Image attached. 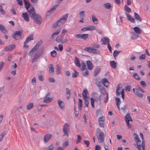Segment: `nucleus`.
<instances>
[{"instance_id": "obj_27", "label": "nucleus", "mask_w": 150, "mask_h": 150, "mask_svg": "<svg viewBox=\"0 0 150 150\" xmlns=\"http://www.w3.org/2000/svg\"><path fill=\"white\" fill-rule=\"evenodd\" d=\"M43 52V50L39 51L38 52H37V53L36 52L34 56H36V57L37 58V59H38V58H39V57H40L42 55Z\"/></svg>"}, {"instance_id": "obj_44", "label": "nucleus", "mask_w": 150, "mask_h": 150, "mask_svg": "<svg viewBox=\"0 0 150 150\" xmlns=\"http://www.w3.org/2000/svg\"><path fill=\"white\" fill-rule=\"evenodd\" d=\"M79 15L80 17L82 19H83L85 16L84 12L83 11H81L79 13Z\"/></svg>"}, {"instance_id": "obj_47", "label": "nucleus", "mask_w": 150, "mask_h": 150, "mask_svg": "<svg viewBox=\"0 0 150 150\" xmlns=\"http://www.w3.org/2000/svg\"><path fill=\"white\" fill-rule=\"evenodd\" d=\"M133 76L134 78V79H136L138 80H140V79L137 73H134L133 74Z\"/></svg>"}, {"instance_id": "obj_50", "label": "nucleus", "mask_w": 150, "mask_h": 150, "mask_svg": "<svg viewBox=\"0 0 150 150\" xmlns=\"http://www.w3.org/2000/svg\"><path fill=\"white\" fill-rule=\"evenodd\" d=\"M92 18L93 22L95 24H97V23L98 21L96 17L94 16H92Z\"/></svg>"}, {"instance_id": "obj_52", "label": "nucleus", "mask_w": 150, "mask_h": 150, "mask_svg": "<svg viewBox=\"0 0 150 150\" xmlns=\"http://www.w3.org/2000/svg\"><path fill=\"white\" fill-rule=\"evenodd\" d=\"M66 94L67 95V98H69L70 96V90L68 88H67L66 89Z\"/></svg>"}, {"instance_id": "obj_14", "label": "nucleus", "mask_w": 150, "mask_h": 150, "mask_svg": "<svg viewBox=\"0 0 150 150\" xmlns=\"http://www.w3.org/2000/svg\"><path fill=\"white\" fill-rule=\"evenodd\" d=\"M68 126V124L66 123L63 126V131L64 135H66L67 137H68V132L69 130Z\"/></svg>"}, {"instance_id": "obj_30", "label": "nucleus", "mask_w": 150, "mask_h": 150, "mask_svg": "<svg viewBox=\"0 0 150 150\" xmlns=\"http://www.w3.org/2000/svg\"><path fill=\"white\" fill-rule=\"evenodd\" d=\"M75 64L78 67L80 68L81 67V64L79 59L77 57H75Z\"/></svg>"}, {"instance_id": "obj_38", "label": "nucleus", "mask_w": 150, "mask_h": 150, "mask_svg": "<svg viewBox=\"0 0 150 150\" xmlns=\"http://www.w3.org/2000/svg\"><path fill=\"white\" fill-rule=\"evenodd\" d=\"M82 105V101L80 98L79 99L78 103V108L79 110H81Z\"/></svg>"}, {"instance_id": "obj_43", "label": "nucleus", "mask_w": 150, "mask_h": 150, "mask_svg": "<svg viewBox=\"0 0 150 150\" xmlns=\"http://www.w3.org/2000/svg\"><path fill=\"white\" fill-rule=\"evenodd\" d=\"M134 30L136 33L139 34L141 33V31L140 29L137 27L134 28Z\"/></svg>"}, {"instance_id": "obj_46", "label": "nucleus", "mask_w": 150, "mask_h": 150, "mask_svg": "<svg viewBox=\"0 0 150 150\" xmlns=\"http://www.w3.org/2000/svg\"><path fill=\"white\" fill-rule=\"evenodd\" d=\"M94 54H99L100 53V51L98 50L93 48L92 50V52Z\"/></svg>"}, {"instance_id": "obj_58", "label": "nucleus", "mask_w": 150, "mask_h": 150, "mask_svg": "<svg viewBox=\"0 0 150 150\" xmlns=\"http://www.w3.org/2000/svg\"><path fill=\"white\" fill-rule=\"evenodd\" d=\"M0 12L3 15H5V11L2 8V5L0 6Z\"/></svg>"}, {"instance_id": "obj_55", "label": "nucleus", "mask_w": 150, "mask_h": 150, "mask_svg": "<svg viewBox=\"0 0 150 150\" xmlns=\"http://www.w3.org/2000/svg\"><path fill=\"white\" fill-rule=\"evenodd\" d=\"M120 52V51H118L116 50H115L114 51L113 53V56H114V57H116V56H117L118 55V54Z\"/></svg>"}, {"instance_id": "obj_23", "label": "nucleus", "mask_w": 150, "mask_h": 150, "mask_svg": "<svg viewBox=\"0 0 150 150\" xmlns=\"http://www.w3.org/2000/svg\"><path fill=\"white\" fill-rule=\"evenodd\" d=\"M33 35L32 34L28 36L25 41V44H27L29 41L33 40Z\"/></svg>"}, {"instance_id": "obj_57", "label": "nucleus", "mask_w": 150, "mask_h": 150, "mask_svg": "<svg viewBox=\"0 0 150 150\" xmlns=\"http://www.w3.org/2000/svg\"><path fill=\"white\" fill-rule=\"evenodd\" d=\"M140 84L143 88H145L146 87V84L145 82L144 81H141L140 82Z\"/></svg>"}, {"instance_id": "obj_36", "label": "nucleus", "mask_w": 150, "mask_h": 150, "mask_svg": "<svg viewBox=\"0 0 150 150\" xmlns=\"http://www.w3.org/2000/svg\"><path fill=\"white\" fill-rule=\"evenodd\" d=\"M49 71L50 73H52L54 71V68L52 64H50L49 65Z\"/></svg>"}, {"instance_id": "obj_45", "label": "nucleus", "mask_w": 150, "mask_h": 150, "mask_svg": "<svg viewBox=\"0 0 150 150\" xmlns=\"http://www.w3.org/2000/svg\"><path fill=\"white\" fill-rule=\"evenodd\" d=\"M88 30L92 31L93 30H95L96 29V27L94 25H90L88 26Z\"/></svg>"}, {"instance_id": "obj_15", "label": "nucleus", "mask_w": 150, "mask_h": 150, "mask_svg": "<svg viewBox=\"0 0 150 150\" xmlns=\"http://www.w3.org/2000/svg\"><path fill=\"white\" fill-rule=\"evenodd\" d=\"M58 5L53 6V7L47 12L46 13V16H50L52 12H54L55 11L56 8H57Z\"/></svg>"}, {"instance_id": "obj_10", "label": "nucleus", "mask_w": 150, "mask_h": 150, "mask_svg": "<svg viewBox=\"0 0 150 150\" xmlns=\"http://www.w3.org/2000/svg\"><path fill=\"white\" fill-rule=\"evenodd\" d=\"M27 10L28 12L29 16L32 18L36 14L35 13V9L33 6L31 7L30 8Z\"/></svg>"}, {"instance_id": "obj_17", "label": "nucleus", "mask_w": 150, "mask_h": 150, "mask_svg": "<svg viewBox=\"0 0 150 150\" xmlns=\"http://www.w3.org/2000/svg\"><path fill=\"white\" fill-rule=\"evenodd\" d=\"M61 28V27L58 28L55 31H54L51 36V38L53 39L55 38L59 34Z\"/></svg>"}, {"instance_id": "obj_64", "label": "nucleus", "mask_w": 150, "mask_h": 150, "mask_svg": "<svg viewBox=\"0 0 150 150\" xmlns=\"http://www.w3.org/2000/svg\"><path fill=\"white\" fill-rule=\"evenodd\" d=\"M99 121L100 126L102 127H104V122L102 121Z\"/></svg>"}, {"instance_id": "obj_61", "label": "nucleus", "mask_w": 150, "mask_h": 150, "mask_svg": "<svg viewBox=\"0 0 150 150\" xmlns=\"http://www.w3.org/2000/svg\"><path fill=\"white\" fill-rule=\"evenodd\" d=\"M48 80L50 83H54L55 81L54 79L52 77L49 78L48 79Z\"/></svg>"}, {"instance_id": "obj_9", "label": "nucleus", "mask_w": 150, "mask_h": 150, "mask_svg": "<svg viewBox=\"0 0 150 150\" xmlns=\"http://www.w3.org/2000/svg\"><path fill=\"white\" fill-rule=\"evenodd\" d=\"M22 33L23 31L22 30L15 32L14 33L13 38L15 39L19 40L21 38V34Z\"/></svg>"}, {"instance_id": "obj_28", "label": "nucleus", "mask_w": 150, "mask_h": 150, "mask_svg": "<svg viewBox=\"0 0 150 150\" xmlns=\"http://www.w3.org/2000/svg\"><path fill=\"white\" fill-rule=\"evenodd\" d=\"M125 14L128 18V20L130 22L132 23H134V18L132 17L129 14L125 12Z\"/></svg>"}, {"instance_id": "obj_1", "label": "nucleus", "mask_w": 150, "mask_h": 150, "mask_svg": "<svg viewBox=\"0 0 150 150\" xmlns=\"http://www.w3.org/2000/svg\"><path fill=\"white\" fill-rule=\"evenodd\" d=\"M68 14H66L63 15L53 25V27L56 28L58 26H60L64 24L67 18Z\"/></svg>"}, {"instance_id": "obj_11", "label": "nucleus", "mask_w": 150, "mask_h": 150, "mask_svg": "<svg viewBox=\"0 0 150 150\" xmlns=\"http://www.w3.org/2000/svg\"><path fill=\"white\" fill-rule=\"evenodd\" d=\"M89 35L87 34H77L76 37L77 38H79L83 39L84 40H86L88 37Z\"/></svg>"}, {"instance_id": "obj_63", "label": "nucleus", "mask_w": 150, "mask_h": 150, "mask_svg": "<svg viewBox=\"0 0 150 150\" xmlns=\"http://www.w3.org/2000/svg\"><path fill=\"white\" fill-rule=\"evenodd\" d=\"M74 72L72 74V76L74 78H76L78 74L76 71L74 70Z\"/></svg>"}, {"instance_id": "obj_20", "label": "nucleus", "mask_w": 150, "mask_h": 150, "mask_svg": "<svg viewBox=\"0 0 150 150\" xmlns=\"http://www.w3.org/2000/svg\"><path fill=\"white\" fill-rule=\"evenodd\" d=\"M101 82L103 84L104 86L106 87H108L109 83L108 79L106 78H104L102 79Z\"/></svg>"}, {"instance_id": "obj_21", "label": "nucleus", "mask_w": 150, "mask_h": 150, "mask_svg": "<svg viewBox=\"0 0 150 150\" xmlns=\"http://www.w3.org/2000/svg\"><path fill=\"white\" fill-rule=\"evenodd\" d=\"M52 137V135L50 134H46L44 138V141L45 143H47L50 139Z\"/></svg>"}, {"instance_id": "obj_37", "label": "nucleus", "mask_w": 150, "mask_h": 150, "mask_svg": "<svg viewBox=\"0 0 150 150\" xmlns=\"http://www.w3.org/2000/svg\"><path fill=\"white\" fill-rule=\"evenodd\" d=\"M120 98L117 97L115 98V103L117 108L119 109V105L120 104Z\"/></svg>"}, {"instance_id": "obj_6", "label": "nucleus", "mask_w": 150, "mask_h": 150, "mask_svg": "<svg viewBox=\"0 0 150 150\" xmlns=\"http://www.w3.org/2000/svg\"><path fill=\"white\" fill-rule=\"evenodd\" d=\"M125 120L126 122L127 127L129 128H130L131 127V125L129 123V121H132V118L129 113L127 114L125 117Z\"/></svg>"}, {"instance_id": "obj_41", "label": "nucleus", "mask_w": 150, "mask_h": 150, "mask_svg": "<svg viewBox=\"0 0 150 150\" xmlns=\"http://www.w3.org/2000/svg\"><path fill=\"white\" fill-rule=\"evenodd\" d=\"M104 6L107 9H110L111 7V4L108 3H107L104 4Z\"/></svg>"}, {"instance_id": "obj_2", "label": "nucleus", "mask_w": 150, "mask_h": 150, "mask_svg": "<svg viewBox=\"0 0 150 150\" xmlns=\"http://www.w3.org/2000/svg\"><path fill=\"white\" fill-rule=\"evenodd\" d=\"M96 135L99 142H102L104 139V133L101 132L99 128H98L96 130Z\"/></svg>"}, {"instance_id": "obj_53", "label": "nucleus", "mask_w": 150, "mask_h": 150, "mask_svg": "<svg viewBox=\"0 0 150 150\" xmlns=\"http://www.w3.org/2000/svg\"><path fill=\"white\" fill-rule=\"evenodd\" d=\"M84 100H85V107H88V105L89 104L88 98L84 99Z\"/></svg>"}, {"instance_id": "obj_26", "label": "nucleus", "mask_w": 150, "mask_h": 150, "mask_svg": "<svg viewBox=\"0 0 150 150\" xmlns=\"http://www.w3.org/2000/svg\"><path fill=\"white\" fill-rule=\"evenodd\" d=\"M22 17L27 22L29 21V19L28 15L27 13H23L22 14Z\"/></svg>"}, {"instance_id": "obj_62", "label": "nucleus", "mask_w": 150, "mask_h": 150, "mask_svg": "<svg viewBox=\"0 0 150 150\" xmlns=\"http://www.w3.org/2000/svg\"><path fill=\"white\" fill-rule=\"evenodd\" d=\"M146 55L144 54L140 56L139 57V59L140 60H142L144 59Z\"/></svg>"}, {"instance_id": "obj_31", "label": "nucleus", "mask_w": 150, "mask_h": 150, "mask_svg": "<svg viewBox=\"0 0 150 150\" xmlns=\"http://www.w3.org/2000/svg\"><path fill=\"white\" fill-rule=\"evenodd\" d=\"M88 91L86 89H85L83 90L82 93V96L84 99L89 98L87 96Z\"/></svg>"}, {"instance_id": "obj_3", "label": "nucleus", "mask_w": 150, "mask_h": 150, "mask_svg": "<svg viewBox=\"0 0 150 150\" xmlns=\"http://www.w3.org/2000/svg\"><path fill=\"white\" fill-rule=\"evenodd\" d=\"M133 91L135 94L139 97H142L143 95L141 92L144 93V91L140 87H137V88H133Z\"/></svg>"}, {"instance_id": "obj_34", "label": "nucleus", "mask_w": 150, "mask_h": 150, "mask_svg": "<svg viewBox=\"0 0 150 150\" xmlns=\"http://www.w3.org/2000/svg\"><path fill=\"white\" fill-rule=\"evenodd\" d=\"M61 67L58 65L56 66V73L57 75L60 74L61 73Z\"/></svg>"}, {"instance_id": "obj_59", "label": "nucleus", "mask_w": 150, "mask_h": 150, "mask_svg": "<svg viewBox=\"0 0 150 150\" xmlns=\"http://www.w3.org/2000/svg\"><path fill=\"white\" fill-rule=\"evenodd\" d=\"M50 53L52 56L53 57H55L56 56L57 53L56 52L55 50H54L53 51L51 52Z\"/></svg>"}, {"instance_id": "obj_5", "label": "nucleus", "mask_w": 150, "mask_h": 150, "mask_svg": "<svg viewBox=\"0 0 150 150\" xmlns=\"http://www.w3.org/2000/svg\"><path fill=\"white\" fill-rule=\"evenodd\" d=\"M42 41H40L37 42L35 46L31 49L29 55L30 56H32L34 53L36 52L39 46L41 44Z\"/></svg>"}, {"instance_id": "obj_32", "label": "nucleus", "mask_w": 150, "mask_h": 150, "mask_svg": "<svg viewBox=\"0 0 150 150\" xmlns=\"http://www.w3.org/2000/svg\"><path fill=\"white\" fill-rule=\"evenodd\" d=\"M110 64L112 68L114 69L116 68L117 63L114 61H110Z\"/></svg>"}, {"instance_id": "obj_8", "label": "nucleus", "mask_w": 150, "mask_h": 150, "mask_svg": "<svg viewBox=\"0 0 150 150\" xmlns=\"http://www.w3.org/2000/svg\"><path fill=\"white\" fill-rule=\"evenodd\" d=\"M32 18L36 23L38 24H41V18L38 14H36Z\"/></svg>"}, {"instance_id": "obj_18", "label": "nucleus", "mask_w": 150, "mask_h": 150, "mask_svg": "<svg viewBox=\"0 0 150 150\" xmlns=\"http://www.w3.org/2000/svg\"><path fill=\"white\" fill-rule=\"evenodd\" d=\"M101 41L102 42L101 44L103 45H106L109 44V39L108 38H106L103 37L101 38Z\"/></svg>"}, {"instance_id": "obj_60", "label": "nucleus", "mask_w": 150, "mask_h": 150, "mask_svg": "<svg viewBox=\"0 0 150 150\" xmlns=\"http://www.w3.org/2000/svg\"><path fill=\"white\" fill-rule=\"evenodd\" d=\"M69 144V142L68 140L66 141L63 144V148L66 147Z\"/></svg>"}, {"instance_id": "obj_29", "label": "nucleus", "mask_w": 150, "mask_h": 150, "mask_svg": "<svg viewBox=\"0 0 150 150\" xmlns=\"http://www.w3.org/2000/svg\"><path fill=\"white\" fill-rule=\"evenodd\" d=\"M134 17L138 21H141L142 20V19L139 15L136 12L134 13Z\"/></svg>"}, {"instance_id": "obj_22", "label": "nucleus", "mask_w": 150, "mask_h": 150, "mask_svg": "<svg viewBox=\"0 0 150 150\" xmlns=\"http://www.w3.org/2000/svg\"><path fill=\"white\" fill-rule=\"evenodd\" d=\"M48 93L47 95V96ZM52 98H49L47 97L46 96L44 98V100H43V102L47 103H50L52 100Z\"/></svg>"}, {"instance_id": "obj_54", "label": "nucleus", "mask_w": 150, "mask_h": 150, "mask_svg": "<svg viewBox=\"0 0 150 150\" xmlns=\"http://www.w3.org/2000/svg\"><path fill=\"white\" fill-rule=\"evenodd\" d=\"M25 6L27 10L29 9V8H30L31 7H33V6L31 5L29 3H28L26 4H25Z\"/></svg>"}, {"instance_id": "obj_25", "label": "nucleus", "mask_w": 150, "mask_h": 150, "mask_svg": "<svg viewBox=\"0 0 150 150\" xmlns=\"http://www.w3.org/2000/svg\"><path fill=\"white\" fill-rule=\"evenodd\" d=\"M86 64L88 69L91 70L93 68V64L92 62L90 60H88L86 62Z\"/></svg>"}, {"instance_id": "obj_24", "label": "nucleus", "mask_w": 150, "mask_h": 150, "mask_svg": "<svg viewBox=\"0 0 150 150\" xmlns=\"http://www.w3.org/2000/svg\"><path fill=\"white\" fill-rule=\"evenodd\" d=\"M121 84H119L118 85L116 91V94L117 96H119L120 94V89H121Z\"/></svg>"}, {"instance_id": "obj_19", "label": "nucleus", "mask_w": 150, "mask_h": 150, "mask_svg": "<svg viewBox=\"0 0 150 150\" xmlns=\"http://www.w3.org/2000/svg\"><path fill=\"white\" fill-rule=\"evenodd\" d=\"M140 136L142 140V142L141 144L142 145V150H145V141L144 139L143 135L142 133H140Z\"/></svg>"}, {"instance_id": "obj_16", "label": "nucleus", "mask_w": 150, "mask_h": 150, "mask_svg": "<svg viewBox=\"0 0 150 150\" xmlns=\"http://www.w3.org/2000/svg\"><path fill=\"white\" fill-rule=\"evenodd\" d=\"M57 104L59 106L62 110H64L65 108V105L64 103L60 99H58L57 101Z\"/></svg>"}, {"instance_id": "obj_7", "label": "nucleus", "mask_w": 150, "mask_h": 150, "mask_svg": "<svg viewBox=\"0 0 150 150\" xmlns=\"http://www.w3.org/2000/svg\"><path fill=\"white\" fill-rule=\"evenodd\" d=\"M93 97L90 98L91 103V106L93 108H94V103L96 100L98 98L97 94L96 93H92Z\"/></svg>"}, {"instance_id": "obj_33", "label": "nucleus", "mask_w": 150, "mask_h": 150, "mask_svg": "<svg viewBox=\"0 0 150 150\" xmlns=\"http://www.w3.org/2000/svg\"><path fill=\"white\" fill-rule=\"evenodd\" d=\"M67 30L65 29H64L62 30L61 34L60 35V37L62 39H63L65 35L67 33Z\"/></svg>"}, {"instance_id": "obj_40", "label": "nucleus", "mask_w": 150, "mask_h": 150, "mask_svg": "<svg viewBox=\"0 0 150 150\" xmlns=\"http://www.w3.org/2000/svg\"><path fill=\"white\" fill-rule=\"evenodd\" d=\"M34 107L33 104V103H30L26 106L27 109L29 110Z\"/></svg>"}, {"instance_id": "obj_51", "label": "nucleus", "mask_w": 150, "mask_h": 150, "mask_svg": "<svg viewBox=\"0 0 150 150\" xmlns=\"http://www.w3.org/2000/svg\"><path fill=\"white\" fill-rule=\"evenodd\" d=\"M81 69L82 71L84 70L86 67V65L85 63L82 62L81 63Z\"/></svg>"}, {"instance_id": "obj_4", "label": "nucleus", "mask_w": 150, "mask_h": 150, "mask_svg": "<svg viewBox=\"0 0 150 150\" xmlns=\"http://www.w3.org/2000/svg\"><path fill=\"white\" fill-rule=\"evenodd\" d=\"M134 137L136 142V144H134V145L138 149V150H142V148L141 141L140 140L139 137L136 134H134Z\"/></svg>"}, {"instance_id": "obj_35", "label": "nucleus", "mask_w": 150, "mask_h": 150, "mask_svg": "<svg viewBox=\"0 0 150 150\" xmlns=\"http://www.w3.org/2000/svg\"><path fill=\"white\" fill-rule=\"evenodd\" d=\"M0 30L3 33H5L6 32L7 30L5 28V26L3 25L0 24Z\"/></svg>"}, {"instance_id": "obj_49", "label": "nucleus", "mask_w": 150, "mask_h": 150, "mask_svg": "<svg viewBox=\"0 0 150 150\" xmlns=\"http://www.w3.org/2000/svg\"><path fill=\"white\" fill-rule=\"evenodd\" d=\"M124 8L125 10L128 13H130L131 11V8L127 6L126 5L124 6Z\"/></svg>"}, {"instance_id": "obj_42", "label": "nucleus", "mask_w": 150, "mask_h": 150, "mask_svg": "<svg viewBox=\"0 0 150 150\" xmlns=\"http://www.w3.org/2000/svg\"><path fill=\"white\" fill-rule=\"evenodd\" d=\"M77 139L76 141V144H78L79 143L81 142L82 140V138L79 135H77Z\"/></svg>"}, {"instance_id": "obj_13", "label": "nucleus", "mask_w": 150, "mask_h": 150, "mask_svg": "<svg viewBox=\"0 0 150 150\" xmlns=\"http://www.w3.org/2000/svg\"><path fill=\"white\" fill-rule=\"evenodd\" d=\"M60 36H57L55 39V41L56 42L59 43H67L68 40L67 39H64L62 40L60 38Z\"/></svg>"}, {"instance_id": "obj_48", "label": "nucleus", "mask_w": 150, "mask_h": 150, "mask_svg": "<svg viewBox=\"0 0 150 150\" xmlns=\"http://www.w3.org/2000/svg\"><path fill=\"white\" fill-rule=\"evenodd\" d=\"M100 68H98L96 69L95 71V72L94 74V76H95L98 74L100 71Z\"/></svg>"}, {"instance_id": "obj_56", "label": "nucleus", "mask_w": 150, "mask_h": 150, "mask_svg": "<svg viewBox=\"0 0 150 150\" xmlns=\"http://www.w3.org/2000/svg\"><path fill=\"white\" fill-rule=\"evenodd\" d=\"M54 149V145L52 144H51L48 146L47 150H53Z\"/></svg>"}, {"instance_id": "obj_39", "label": "nucleus", "mask_w": 150, "mask_h": 150, "mask_svg": "<svg viewBox=\"0 0 150 150\" xmlns=\"http://www.w3.org/2000/svg\"><path fill=\"white\" fill-rule=\"evenodd\" d=\"M93 48L91 47H86L84 49L85 51L89 53H92V50Z\"/></svg>"}, {"instance_id": "obj_12", "label": "nucleus", "mask_w": 150, "mask_h": 150, "mask_svg": "<svg viewBox=\"0 0 150 150\" xmlns=\"http://www.w3.org/2000/svg\"><path fill=\"white\" fill-rule=\"evenodd\" d=\"M16 45H11L6 46L5 48L3 49V51L5 52L11 51L15 48Z\"/></svg>"}]
</instances>
